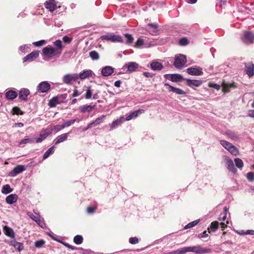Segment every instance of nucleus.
Returning <instances> with one entry per match:
<instances>
[{
  "instance_id": "f257e3e1",
  "label": "nucleus",
  "mask_w": 254,
  "mask_h": 254,
  "mask_svg": "<svg viewBox=\"0 0 254 254\" xmlns=\"http://www.w3.org/2000/svg\"><path fill=\"white\" fill-rule=\"evenodd\" d=\"M186 56L183 54L176 55L175 66L176 68L182 69L186 66Z\"/></svg>"
},
{
  "instance_id": "f03ea898",
  "label": "nucleus",
  "mask_w": 254,
  "mask_h": 254,
  "mask_svg": "<svg viewBox=\"0 0 254 254\" xmlns=\"http://www.w3.org/2000/svg\"><path fill=\"white\" fill-rule=\"evenodd\" d=\"M101 38L103 40L110 41L112 42H123V39L120 35H116L114 33H108L103 35Z\"/></svg>"
},
{
  "instance_id": "7ed1b4c3",
  "label": "nucleus",
  "mask_w": 254,
  "mask_h": 254,
  "mask_svg": "<svg viewBox=\"0 0 254 254\" xmlns=\"http://www.w3.org/2000/svg\"><path fill=\"white\" fill-rule=\"evenodd\" d=\"M43 54L45 57L51 58L54 56H58L56 49L51 45L44 48L42 50Z\"/></svg>"
},
{
  "instance_id": "20e7f679",
  "label": "nucleus",
  "mask_w": 254,
  "mask_h": 254,
  "mask_svg": "<svg viewBox=\"0 0 254 254\" xmlns=\"http://www.w3.org/2000/svg\"><path fill=\"white\" fill-rule=\"evenodd\" d=\"M242 39L247 44L253 43L254 42V33L250 31H245Z\"/></svg>"
},
{
  "instance_id": "39448f33",
  "label": "nucleus",
  "mask_w": 254,
  "mask_h": 254,
  "mask_svg": "<svg viewBox=\"0 0 254 254\" xmlns=\"http://www.w3.org/2000/svg\"><path fill=\"white\" fill-rule=\"evenodd\" d=\"M79 78L78 75L77 73L73 74H66L64 76L63 81L67 84H70L71 81H75Z\"/></svg>"
},
{
  "instance_id": "423d86ee",
  "label": "nucleus",
  "mask_w": 254,
  "mask_h": 254,
  "mask_svg": "<svg viewBox=\"0 0 254 254\" xmlns=\"http://www.w3.org/2000/svg\"><path fill=\"white\" fill-rule=\"evenodd\" d=\"M51 88V85L47 81L41 82L38 86V91L41 93L47 92Z\"/></svg>"
},
{
  "instance_id": "0eeeda50",
  "label": "nucleus",
  "mask_w": 254,
  "mask_h": 254,
  "mask_svg": "<svg viewBox=\"0 0 254 254\" xmlns=\"http://www.w3.org/2000/svg\"><path fill=\"white\" fill-rule=\"evenodd\" d=\"M211 250L210 249L204 248L200 246H193V252L196 254H204L210 253Z\"/></svg>"
},
{
  "instance_id": "6e6552de",
  "label": "nucleus",
  "mask_w": 254,
  "mask_h": 254,
  "mask_svg": "<svg viewBox=\"0 0 254 254\" xmlns=\"http://www.w3.org/2000/svg\"><path fill=\"white\" fill-rule=\"evenodd\" d=\"M187 73L191 75L199 76L203 74L202 69L200 67H191L187 69Z\"/></svg>"
},
{
  "instance_id": "1a4fd4ad",
  "label": "nucleus",
  "mask_w": 254,
  "mask_h": 254,
  "mask_svg": "<svg viewBox=\"0 0 254 254\" xmlns=\"http://www.w3.org/2000/svg\"><path fill=\"white\" fill-rule=\"evenodd\" d=\"M45 7L51 12L57 9V3L55 0H48L44 3Z\"/></svg>"
},
{
  "instance_id": "9d476101",
  "label": "nucleus",
  "mask_w": 254,
  "mask_h": 254,
  "mask_svg": "<svg viewBox=\"0 0 254 254\" xmlns=\"http://www.w3.org/2000/svg\"><path fill=\"white\" fill-rule=\"evenodd\" d=\"M186 80L187 85L192 88H194V87H199L202 83V80H201L186 79Z\"/></svg>"
},
{
  "instance_id": "9b49d317",
  "label": "nucleus",
  "mask_w": 254,
  "mask_h": 254,
  "mask_svg": "<svg viewBox=\"0 0 254 254\" xmlns=\"http://www.w3.org/2000/svg\"><path fill=\"white\" fill-rule=\"evenodd\" d=\"M225 134L231 140L234 141H239L240 137L239 135L235 132L231 130H227L225 132Z\"/></svg>"
},
{
  "instance_id": "f8f14e48",
  "label": "nucleus",
  "mask_w": 254,
  "mask_h": 254,
  "mask_svg": "<svg viewBox=\"0 0 254 254\" xmlns=\"http://www.w3.org/2000/svg\"><path fill=\"white\" fill-rule=\"evenodd\" d=\"M39 56V52L38 51H35L26 57L23 58V62H25L26 61L31 62L33 61L34 59H36Z\"/></svg>"
},
{
  "instance_id": "ddd939ff",
  "label": "nucleus",
  "mask_w": 254,
  "mask_h": 254,
  "mask_svg": "<svg viewBox=\"0 0 254 254\" xmlns=\"http://www.w3.org/2000/svg\"><path fill=\"white\" fill-rule=\"evenodd\" d=\"M147 30L152 35H156L158 32V25L157 23L147 24Z\"/></svg>"
},
{
  "instance_id": "4468645a",
  "label": "nucleus",
  "mask_w": 254,
  "mask_h": 254,
  "mask_svg": "<svg viewBox=\"0 0 254 254\" xmlns=\"http://www.w3.org/2000/svg\"><path fill=\"white\" fill-rule=\"evenodd\" d=\"M25 170L24 166L23 165H17L14 168L10 173L9 175L10 177H14L17 175L20 174Z\"/></svg>"
},
{
  "instance_id": "2eb2a0df",
  "label": "nucleus",
  "mask_w": 254,
  "mask_h": 254,
  "mask_svg": "<svg viewBox=\"0 0 254 254\" xmlns=\"http://www.w3.org/2000/svg\"><path fill=\"white\" fill-rule=\"evenodd\" d=\"M124 66L127 68V71L132 72L135 71L138 68V64L135 62H129L126 64Z\"/></svg>"
},
{
  "instance_id": "dca6fc26",
  "label": "nucleus",
  "mask_w": 254,
  "mask_h": 254,
  "mask_svg": "<svg viewBox=\"0 0 254 254\" xmlns=\"http://www.w3.org/2000/svg\"><path fill=\"white\" fill-rule=\"evenodd\" d=\"M145 112V110L143 109H138L136 111H135L132 113H131L128 116H127L126 118V121H130L133 118H136L140 114H142Z\"/></svg>"
},
{
  "instance_id": "f3484780",
  "label": "nucleus",
  "mask_w": 254,
  "mask_h": 254,
  "mask_svg": "<svg viewBox=\"0 0 254 254\" xmlns=\"http://www.w3.org/2000/svg\"><path fill=\"white\" fill-rule=\"evenodd\" d=\"M222 91L224 93L229 92L231 88H234L236 87V85L235 83H226L223 82L222 83Z\"/></svg>"
},
{
  "instance_id": "a211bd4d",
  "label": "nucleus",
  "mask_w": 254,
  "mask_h": 254,
  "mask_svg": "<svg viewBox=\"0 0 254 254\" xmlns=\"http://www.w3.org/2000/svg\"><path fill=\"white\" fill-rule=\"evenodd\" d=\"M114 72V68L110 66H106L103 67L101 70L102 75L104 76H108L111 75Z\"/></svg>"
},
{
  "instance_id": "6ab92c4d",
  "label": "nucleus",
  "mask_w": 254,
  "mask_h": 254,
  "mask_svg": "<svg viewBox=\"0 0 254 254\" xmlns=\"http://www.w3.org/2000/svg\"><path fill=\"white\" fill-rule=\"evenodd\" d=\"M30 91L28 89L23 88L19 93V98L22 100L26 101L27 99V96L29 95Z\"/></svg>"
},
{
  "instance_id": "aec40b11",
  "label": "nucleus",
  "mask_w": 254,
  "mask_h": 254,
  "mask_svg": "<svg viewBox=\"0 0 254 254\" xmlns=\"http://www.w3.org/2000/svg\"><path fill=\"white\" fill-rule=\"evenodd\" d=\"M54 45L57 47L55 49L58 54V57H59L61 55L63 49L62 41L60 40H56L54 42Z\"/></svg>"
},
{
  "instance_id": "412c9836",
  "label": "nucleus",
  "mask_w": 254,
  "mask_h": 254,
  "mask_svg": "<svg viewBox=\"0 0 254 254\" xmlns=\"http://www.w3.org/2000/svg\"><path fill=\"white\" fill-rule=\"evenodd\" d=\"M226 165L227 169L233 173L237 172V169L235 168L234 164L232 160L227 159L226 160Z\"/></svg>"
},
{
  "instance_id": "4be33fe9",
  "label": "nucleus",
  "mask_w": 254,
  "mask_h": 254,
  "mask_svg": "<svg viewBox=\"0 0 254 254\" xmlns=\"http://www.w3.org/2000/svg\"><path fill=\"white\" fill-rule=\"evenodd\" d=\"M106 115H102L100 117L97 118L95 121L88 125V128H92L94 126H97L103 122Z\"/></svg>"
},
{
  "instance_id": "5701e85b",
  "label": "nucleus",
  "mask_w": 254,
  "mask_h": 254,
  "mask_svg": "<svg viewBox=\"0 0 254 254\" xmlns=\"http://www.w3.org/2000/svg\"><path fill=\"white\" fill-rule=\"evenodd\" d=\"M68 136V133H64L58 136L55 140V144L56 145L64 142V141L66 140L67 139Z\"/></svg>"
},
{
  "instance_id": "b1692460",
  "label": "nucleus",
  "mask_w": 254,
  "mask_h": 254,
  "mask_svg": "<svg viewBox=\"0 0 254 254\" xmlns=\"http://www.w3.org/2000/svg\"><path fill=\"white\" fill-rule=\"evenodd\" d=\"M150 66L154 70H160L163 67V64L161 63L156 61H154L151 63Z\"/></svg>"
},
{
  "instance_id": "393cba45",
  "label": "nucleus",
  "mask_w": 254,
  "mask_h": 254,
  "mask_svg": "<svg viewBox=\"0 0 254 254\" xmlns=\"http://www.w3.org/2000/svg\"><path fill=\"white\" fill-rule=\"evenodd\" d=\"M18 199V196L16 194H11L7 196L5 199L6 202L9 204H12L15 202Z\"/></svg>"
},
{
  "instance_id": "a878e982",
  "label": "nucleus",
  "mask_w": 254,
  "mask_h": 254,
  "mask_svg": "<svg viewBox=\"0 0 254 254\" xmlns=\"http://www.w3.org/2000/svg\"><path fill=\"white\" fill-rule=\"evenodd\" d=\"M92 71L90 69L84 70L78 75L81 79H84L92 76Z\"/></svg>"
},
{
  "instance_id": "bb28decb",
  "label": "nucleus",
  "mask_w": 254,
  "mask_h": 254,
  "mask_svg": "<svg viewBox=\"0 0 254 254\" xmlns=\"http://www.w3.org/2000/svg\"><path fill=\"white\" fill-rule=\"evenodd\" d=\"M124 120V117H121L117 119L115 121H114L110 126V130H113L115 128L117 127L118 126L120 125L121 123L123 122Z\"/></svg>"
},
{
  "instance_id": "cd10ccee",
  "label": "nucleus",
  "mask_w": 254,
  "mask_h": 254,
  "mask_svg": "<svg viewBox=\"0 0 254 254\" xmlns=\"http://www.w3.org/2000/svg\"><path fill=\"white\" fill-rule=\"evenodd\" d=\"M4 234L11 238H14L15 237V234L13 229L7 226H4L3 228Z\"/></svg>"
},
{
  "instance_id": "c85d7f7f",
  "label": "nucleus",
  "mask_w": 254,
  "mask_h": 254,
  "mask_svg": "<svg viewBox=\"0 0 254 254\" xmlns=\"http://www.w3.org/2000/svg\"><path fill=\"white\" fill-rule=\"evenodd\" d=\"M5 98L8 100H13L17 96V93L13 90H9L6 92Z\"/></svg>"
},
{
  "instance_id": "c756f323",
  "label": "nucleus",
  "mask_w": 254,
  "mask_h": 254,
  "mask_svg": "<svg viewBox=\"0 0 254 254\" xmlns=\"http://www.w3.org/2000/svg\"><path fill=\"white\" fill-rule=\"evenodd\" d=\"M246 72L248 75L251 77L254 75V66L252 64L246 66Z\"/></svg>"
},
{
  "instance_id": "7c9ffc66",
  "label": "nucleus",
  "mask_w": 254,
  "mask_h": 254,
  "mask_svg": "<svg viewBox=\"0 0 254 254\" xmlns=\"http://www.w3.org/2000/svg\"><path fill=\"white\" fill-rule=\"evenodd\" d=\"M219 223L217 221L212 222L209 227L208 228V233H210V231L215 232L218 228Z\"/></svg>"
},
{
  "instance_id": "2f4dec72",
  "label": "nucleus",
  "mask_w": 254,
  "mask_h": 254,
  "mask_svg": "<svg viewBox=\"0 0 254 254\" xmlns=\"http://www.w3.org/2000/svg\"><path fill=\"white\" fill-rule=\"evenodd\" d=\"M95 106L91 105H84L80 107V111L82 113H85L86 112H90L92 109H94Z\"/></svg>"
},
{
  "instance_id": "473e14b6",
  "label": "nucleus",
  "mask_w": 254,
  "mask_h": 254,
  "mask_svg": "<svg viewBox=\"0 0 254 254\" xmlns=\"http://www.w3.org/2000/svg\"><path fill=\"white\" fill-rule=\"evenodd\" d=\"M89 57L92 60H98L100 58L99 53L96 51H92L89 52Z\"/></svg>"
},
{
  "instance_id": "72a5a7b5",
  "label": "nucleus",
  "mask_w": 254,
  "mask_h": 254,
  "mask_svg": "<svg viewBox=\"0 0 254 254\" xmlns=\"http://www.w3.org/2000/svg\"><path fill=\"white\" fill-rule=\"evenodd\" d=\"M12 191V189L8 184L3 186L1 190V192L3 194H8Z\"/></svg>"
},
{
  "instance_id": "f704fd0d",
  "label": "nucleus",
  "mask_w": 254,
  "mask_h": 254,
  "mask_svg": "<svg viewBox=\"0 0 254 254\" xmlns=\"http://www.w3.org/2000/svg\"><path fill=\"white\" fill-rule=\"evenodd\" d=\"M49 134L50 133L47 132H45L44 133H41L40 134L39 137H38L35 139L36 142L37 143L42 142L44 139H45L49 135Z\"/></svg>"
},
{
  "instance_id": "c9c22d12",
  "label": "nucleus",
  "mask_w": 254,
  "mask_h": 254,
  "mask_svg": "<svg viewBox=\"0 0 254 254\" xmlns=\"http://www.w3.org/2000/svg\"><path fill=\"white\" fill-rule=\"evenodd\" d=\"M59 103L58 97H54L49 101L48 104L50 107H54Z\"/></svg>"
},
{
  "instance_id": "e433bc0d",
  "label": "nucleus",
  "mask_w": 254,
  "mask_h": 254,
  "mask_svg": "<svg viewBox=\"0 0 254 254\" xmlns=\"http://www.w3.org/2000/svg\"><path fill=\"white\" fill-rule=\"evenodd\" d=\"M54 152V147L52 146L49 148L48 150L45 152L43 155V159H47L51 154H52Z\"/></svg>"
},
{
  "instance_id": "4c0bfd02",
  "label": "nucleus",
  "mask_w": 254,
  "mask_h": 254,
  "mask_svg": "<svg viewBox=\"0 0 254 254\" xmlns=\"http://www.w3.org/2000/svg\"><path fill=\"white\" fill-rule=\"evenodd\" d=\"M199 219H197L188 223L185 226L184 229H187L194 227L199 223Z\"/></svg>"
},
{
  "instance_id": "58836bf2",
  "label": "nucleus",
  "mask_w": 254,
  "mask_h": 254,
  "mask_svg": "<svg viewBox=\"0 0 254 254\" xmlns=\"http://www.w3.org/2000/svg\"><path fill=\"white\" fill-rule=\"evenodd\" d=\"M220 143L222 146H223L227 150L230 148V147L232 145V143L229 142L228 141L224 140H221L220 141Z\"/></svg>"
},
{
  "instance_id": "ea45409f",
  "label": "nucleus",
  "mask_w": 254,
  "mask_h": 254,
  "mask_svg": "<svg viewBox=\"0 0 254 254\" xmlns=\"http://www.w3.org/2000/svg\"><path fill=\"white\" fill-rule=\"evenodd\" d=\"M73 242L77 245H80L83 242V238L81 235H76L73 238Z\"/></svg>"
},
{
  "instance_id": "a19ab883",
  "label": "nucleus",
  "mask_w": 254,
  "mask_h": 254,
  "mask_svg": "<svg viewBox=\"0 0 254 254\" xmlns=\"http://www.w3.org/2000/svg\"><path fill=\"white\" fill-rule=\"evenodd\" d=\"M234 161L236 167L242 169L243 167V162L242 160L239 158H237L235 159Z\"/></svg>"
},
{
  "instance_id": "79ce46f5",
  "label": "nucleus",
  "mask_w": 254,
  "mask_h": 254,
  "mask_svg": "<svg viewBox=\"0 0 254 254\" xmlns=\"http://www.w3.org/2000/svg\"><path fill=\"white\" fill-rule=\"evenodd\" d=\"M189 40L187 38L183 37L179 41V44L182 46H185L189 44Z\"/></svg>"
},
{
  "instance_id": "37998d69",
  "label": "nucleus",
  "mask_w": 254,
  "mask_h": 254,
  "mask_svg": "<svg viewBox=\"0 0 254 254\" xmlns=\"http://www.w3.org/2000/svg\"><path fill=\"white\" fill-rule=\"evenodd\" d=\"M228 150L232 155L235 156L237 155L239 152L238 149L233 144L231 145V146Z\"/></svg>"
},
{
  "instance_id": "c03bdc74",
  "label": "nucleus",
  "mask_w": 254,
  "mask_h": 254,
  "mask_svg": "<svg viewBox=\"0 0 254 254\" xmlns=\"http://www.w3.org/2000/svg\"><path fill=\"white\" fill-rule=\"evenodd\" d=\"M92 90L91 89V87H88L87 89L86 90V94H85V99H91L92 97Z\"/></svg>"
},
{
  "instance_id": "a18cd8bd",
  "label": "nucleus",
  "mask_w": 254,
  "mask_h": 254,
  "mask_svg": "<svg viewBox=\"0 0 254 254\" xmlns=\"http://www.w3.org/2000/svg\"><path fill=\"white\" fill-rule=\"evenodd\" d=\"M75 121H76V119H73V120L68 121L65 122L62 125V127H63L64 128L66 127H69L71 125L73 124Z\"/></svg>"
},
{
  "instance_id": "49530a36",
  "label": "nucleus",
  "mask_w": 254,
  "mask_h": 254,
  "mask_svg": "<svg viewBox=\"0 0 254 254\" xmlns=\"http://www.w3.org/2000/svg\"><path fill=\"white\" fill-rule=\"evenodd\" d=\"M12 112L13 114L16 115H23V112H22L19 107H14L12 109Z\"/></svg>"
},
{
  "instance_id": "de8ad7c7",
  "label": "nucleus",
  "mask_w": 254,
  "mask_h": 254,
  "mask_svg": "<svg viewBox=\"0 0 254 254\" xmlns=\"http://www.w3.org/2000/svg\"><path fill=\"white\" fill-rule=\"evenodd\" d=\"M59 242L60 243H61L62 244H63L64 246L65 247H66L70 250H75L77 249L75 247L71 246L67 243H65V242H63L61 241H59Z\"/></svg>"
},
{
  "instance_id": "09e8293b",
  "label": "nucleus",
  "mask_w": 254,
  "mask_h": 254,
  "mask_svg": "<svg viewBox=\"0 0 254 254\" xmlns=\"http://www.w3.org/2000/svg\"><path fill=\"white\" fill-rule=\"evenodd\" d=\"M125 36L127 40V43H131L133 42L134 39L131 35H130L129 34H125Z\"/></svg>"
},
{
  "instance_id": "8fccbe9b",
  "label": "nucleus",
  "mask_w": 254,
  "mask_h": 254,
  "mask_svg": "<svg viewBox=\"0 0 254 254\" xmlns=\"http://www.w3.org/2000/svg\"><path fill=\"white\" fill-rule=\"evenodd\" d=\"M28 216L34 221L38 222L40 221V218L38 216H35L31 213H28Z\"/></svg>"
},
{
  "instance_id": "3c124183",
  "label": "nucleus",
  "mask_w": 254,
  "mask_h": 254,
  "mask_svg": "<svg viewBox=\"0 0 254 254\" xmlns=\"http://www.w3.org/2000/svg\"><path fill=\"white\" fill-rule=\"evenodd\" d=\"M46 43V42L44 40H42L37 42H35L33 43V44L36 47H40Z\"/></svg>"
},
{
  "instance_id": "603ef678",
  "label": "nucleus",
  "mask_w": 254,
  "mask_h": 254,
  "mask_svg": "<svg viewBox=\"0 0 254 254\" xmlns=\"http://www.w3.org/2000/svg\"><path fill=\"white\" fill-rule=\"evenodd\" d=\"M34 141V139L25 138L22 139L19 143L20 144H24L27 143H33Z\"/></svg>"
},
{
  "instance_id": "864d4df0",
  "label": "nucleus",
  "mask_w": 254,
  "mask_h": 254,
  "mask_svg": "<svg viewBox=\"0 0 254 254\" xmlns=\"http://www.w3.org/2000/svg\"><path fill=\"white\" fill-rule=\"evenodd\" d=\"M14 248L17 250L19 252H20L23 249V245L22 243L17 242L14 246Z\"/></svg>"
},
{
  "instance_id": "5fc2aeb1",
  "label": "nucleus",
  "mask_w": 254,
  "mask_h": 254,
  "mask_svg": "<svg viewBox=\"0 0 254 254\" xmlns=\"http://www.w3.org/2000/svg\"><path fill=\"white\" fill-rule=\"evenodd\" d=\"M45 244V241L43 240H39L35 243V246L37 248L42 247Z\"/></svg>"
},
{
  "instance_id": "6e6d98bb",
  "label": "nucleus",
  "mask_w": 254,
  "mask_h": 254,
  "mask_svg": "<svg viewBox=\"0 0 254 254\" xmlns=\"http://www.w3.org/2000/svg\"><path fill=\"white\" fill-rule=\"evenodd\" d=\"M97 209V207L96 206H95V207H90V206H89L87 208V212L89 214H92V213H94L96 210Z\"/></svg>"
},
{
  "instance_id": "4d7b16f0",
  "label": "nucleus",
  "mask_w": 254,
  "mask_h": 254,
  "mask_svg": "<svg viewBox=\"0 0 254 254\" xmlns=\"http://www.w3.org/2000/svg\"><path fill=\"white\" fill-rule=\"evenodd\" d=\"M247 179L253 182L254 181V173L253 172H249L247 175Z\"/></svg>"
},
{
  "instance_id": "13d9d810",
  "label": "nucleus",
  "mask_w": 254,
  "mask_h": 254,
  "mask_svg": "<svg viewBox=\"0 0 254 254\" xmlns=\"http://www.w3.org/2000/svg\"><path fill=\"white\" fill-rule=\"evenodd\" d=\"M138 239L136 237H131L129 239V242L131 244H136L138 243Z\"/></svg>"
},
{
  "instance_id": "bf43d9fd",
  "label": "nucleus",
  "mask_w": 254,
  "mask_h": 254,
  "mask_svg": "<svg viewBox=\"0 0 254 254\" xmlns=\"http://www.w3.org/2000/svg\"><path fill=\"white\" fill-rule=\"evenodd\" d=\"M82 93V92H79L77 89V87H75L73 90V93L72 95V97H77V96H78L79 95H80Z\"/></svg>"
},
{
  "instance_id": "052dcab7",
  "label": "nucleus",
  "mask_w": 254,
  "mask_h": 254,
  "mask_svg": "<svg viewBox=\"0 0 254 254\" xmlns=\"http://www.w3.org/2000/svg\"><path fill=\"white\" fill-rule=\"evenodd\" d=\"M71 40H72V38H70L67 36H65L63 37V42L65 43L69 44L71 42Z\"/></svg>"
},
{
  "instance_id": "680f3d73",
  "label": "nucleus",
  "mask_w": 254,
  "mask_h": 254,
  "mask_svg": "<svg viewBox=\"0 0 254 254\" xmlns=\"http://www.w3.org/2000/svg\"><path fill=\"white\" fill-rule=\"evenodd\" d=\"M144 44V40L141 38H139L135 43V47H139Z\"/></svg>"
},
{
  "instance_id": "e2e57ef3",
  "label": "nucleus",
  "mask_w": 254,
  "mask_h": 254,
  "mask_svg": "<svg viewBox=\"0 0 254 254\" xmlns=\"http://www.w3.org/2000/svg\"><path fill=\"white\" fill-rule=\"evenodd\" d=\"M185 250V248H182L179 249H178L177 250H176V254H184L186 253Z\"/></svg>"
},
{
  "instance_id": "0e129e2a",
  "label": "nucleus",
  "mask_w": 254,
  "mask_h": 254,
  "mask_svg": "<svg viewBox=\"0 0 254 254\" xmlns=\"http://www.w3.org/2000/svg\"><path fill=\"white\" fill-rule=\"evenodd\" d=\"M183 79H184V78L181 74L176 73V75H175L176 82L181 81Z\"/></svg>"
},
{
  "instance_id": "69168bd1",
  "label": "nucleus",
  "mask_w": 254,
  "mask_h": 254,
  "mask_svg": "<svg viewBox=\"0 0 254 254\" xmlns=\"http://www.w3.org/2000/svg\"><path fill=\"white\" fill-rule=\"evenodd\" d=\"M208 236V234L206 231H204L203 233L198 235V238H205Z\"/></svg>"
},
{
  "instance_id": "338daca9",
  "label": "nucleus",
  "mask_w": 254,
  "mask_h": 254,
  "mask_svg": "<svg viewBox=\"0 0 254 254\" xmlns=\"http://www.w3.org/2000/svg\"><path fill=\"white\" fill-rule=\"evenodd\" d=\"M63 128H64L63 127H62V125L61 126L56 125L53 127V128L52 129L55 130V131L56 132H57Z\"/></svg>"
},
{
  "instance_id": "774afa93",
  "label": "nucleus",
  "mask_w": 254,
  "mask_h": 254,
  "mask_svg": "<svg viewBox=\"0 0 254 254\" xmlns=\"http://www.w3.org/2000/svg\"><path fill=\"white\" fill-rule=\"evenodd\" d=\"M165 86L170 91L175 92V87L168 84V83L165 84Z\"/></svg>"
}]
</instances>
